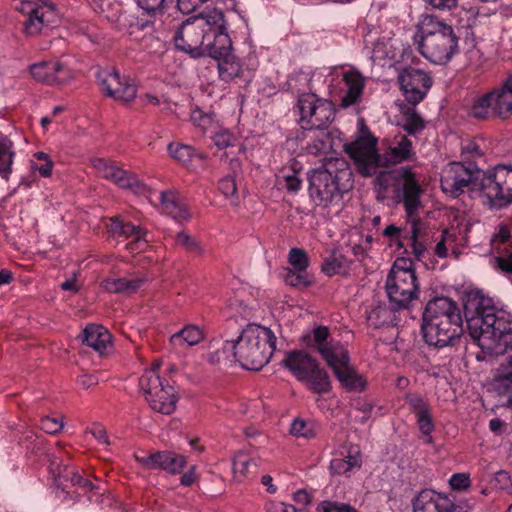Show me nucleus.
Listing matches in <instances>:
<instances>
[{"mask_svg": "<svg viewBox=\"0 0 512 512\" xmlns=\"http://www.w3.org/2000/svg\"><path fill=\"white\" fill-rule=\"evenodd\" d=\"M464 315L470 336L481 350L493 356L512 349V315L495 306L480 290H471L464 301Z\"/></svg>", "mask_w": 512, "mask_h": 512, "instance_id": "1", "label": "nucleus"}, {"mask_svg": "<svg viewBox=\"0 0 512 512\" xmlns=\"http://www.w3.org/2000/svg\"><path fill=\"white\" fill-rule=\"evenodd\" d=\"M227 23L221 9L205 8L199 14L185 20L175 31V48L194 58L208 56L228 45Z\"/></svg>", "mask_w": 512, "mask_h": 512, "instance_id": "2", "label": "nucleus"}, {"mask_svg": "<svg viewBox=\"0 0 512 512\" xmlns=\"http://www.w3.org/2000/svg\"><path fill=\"white\" fill-rule=\"evenodd\" d=\"M421 331L429 346L454 345L463 334V320L457 303L447 297L430 300L423 312Z\"/></svg>", "mask_w": 512, "mask_h": 512, "instance_id": "3", "label": "nucleus"}, {"mask_svg": "<svg viewBox=\"0 0 512 512\" xmlns=\"http://www.w3.org/2000/svg\"><path fill=\"white\" fill-rule=\"evenodd\" d=\"M309 195L315 205H338L352 187V172L343 158L330 157L308 173Z\"/></svg>", "mask_w": 512, "mask_h": 512, "instance_id": "4", "label": "nucleus"}, {"mask_svg": "<svg viewBox=\"0 0 512 512\" xmlns=\"http://www.w3.org/2000/svg\"><path fill=\"white\" fill-rule=\"evenodd\" d=\"M415 41L420 53L434 64L449 62L459 46L452 26L429 14L420 17Z\"/></svg>", "mask_w": 512, "mask_h": 512, "instance_id": "5", "label": "nucleus"}, {"mask_svg": "<svg viewBox=\"0 0 512 512\" xmlns=\"http://www.w3.org/2000/svg\"><path fill=\"white\" fill-rule=\"evenodd\" d=\"M237 362L247 370H260L270 360L276 348V337L267 327L248 324L234 345Z\"/></svg>", "mask_w": 512, "mask_h": 512, "instance_id": "6", "label": "nucleus"}, {"mask_svg": "<svg viewBox=\"0 0 512 512\" xmlns=\"http://www.w3.org/2000/svg\"><path fill=\"white\" fill-rule=\"evenodd\" d=\"M397 180L401 186L402 202L407 215L409 231L404 240L405 246L412 248V253L417 259H420L425 252V245L419 239L422 230V223L419 220V212L422 209L420 201L419 181L410 168L403 167L397 171Z\"/></svg>", "mask_w": 512, "mask_h": 512, "instance_id": "7", "label": "nucleus"}, {"mask_svg": "<svg viewBox=\"0 0 512 512\" xmlns=\"http://www.w3.org/2000/svg\"><path fill=\"white\" fill-rule=\"evenodd\" d=\"M385 289L390 303L408 309L418 299L419 284L411 259L397 258L387 276Z\"/></svg>", "mask_w": 512, "mask_h": 512, "instance_id": "8", "label": "nucleus"}, {"mask_svg": "<svg viewBox=\"0 0 512 512\" xmlns=\"http://www.w3.org/2000/svg\"><path fill=\"white\" fill-rule=\"evenodd\" d=\"M474 187L491 207L503 208L512 203V167L498 165L476 171Z\"/></svg>", "mask_w": 512, "mask_h": 512, "instance_id": "9", "label": "nucleus"}, {"mask_svg": "<svg viewBox=\"0 0 512 512\" xmlns=\"http://www.w3.org/2000/svg\"><path fill=\"white\" fill-rule=\"evenodd\" d=\"M323 72H315L311 77L312 86L324 81L328 83V89L333 95L342 97V105L345 107L356 104L360 101L363 89L365 87V78L362 74L353 68L333 67Z\"/></svg>", "mask_w": 512, "mask_h": 512, "instance_id": "10", "label": "nucleus"}, {"mask_svg": "<svg viewBox=\"0 0 512 512\" xmlns=\"http://www.w3.org/2000/svg\"><path fill=\"white\" fill-rule=\"evenodd\" d=\"M469 114L480 120L490 117L508 118L512 114V74L500 87L477 97Z\"/></svg>", "mask_w": 512, "mask_h": 512, "instance_id": "11", "label": "nucleus"}, {"mask_svg": "<svg viewBox=\"0 0 512 512\" xmlns=\"http://www.w3.org/2000/svg\"><path fill=\"white\" fill-rule=\"evenodd\" d=\"M159 365L147 370L140 378V387L150 407L159 413L169 415L176 409L177 395L173 386L164 384L158 375Z\"/></svg>", "mask_w": 512, "mask_h": 512, "instance_id": "12", "label": "nucleus"}, {"mask_svg": "<svg viewBox=\"0 0 512 512\" xmlns=\"http://www.w3.org/2000/svg\"><path fill=\"white\" fill-rule=\"evenodd\" d=\"M308 345L320 354L333 373L351 363L347 348L339 341L331 338L330 331L326 326L314 328Z\"/></svg>", "mask_w": 512, "mask_h": 512, "instance_id": "13", "label": "nucleus"}, {"mask_svg": "<svg viewBox=\"0 0 512 512\" xmlns=\"http://www.w3.org/2000/svg\"><path fill=\"white\" fill-rule=\"evenodd\" d=\"M298 108L303 129L325 128L334 117L333 104L314 93L302 94L298 99Z\"/></svg>", "mask_w": 512, "mask_h": 512, "instance_id": "14", "label": "nucleus"}, {"mask_svg": "<svg viewBox=\"0 0 512 512\" xmlns=\"http://www.w3.org/2000/svg\"><path fill=\"white\" fill-rule=\"evenodd\" d=\"M477 168L473 163L451 162L441 173V189L450 197L456 198L464 191L477 192L474 187Z\"/></svg>", "mask_w": 512, "mask_h": 512, "instance_id": "15", "label": "nucleus"}, {"mask_svg": "<svg viewBox=\"0 0 512 512\" xmlns=\"http://www.w3.org/2000/svg\"><path fill=\"white\" fill-rule=\"evenodd\" d=\"M377 140L372 135L362 136L346 146V152L351 156L364 176H371L381 166V159L376 150Z\"/></svg>", "mask_w": 512, "mask_h": 512, "instance_id": "16", "label": "nucleus"}, {"mask_svg": "<svg viewBox=\"0 0 512 512\" xmlns=\"http://www.w3.org/2000/svg\"><path fill=\"white\" fill-rule=\"evenodd\" d=\"M398 81L405 99L413 105L419 104L431 88L432 79L424 71L406 68L399 74Z\"/></svg>", "mask_w": 512, "mask_h": 512, "instance_id": "17", "label": "nucleus"}, {"mask_svg": "<svg viewBox=\"0 0 512 512\" xmlns=\"http://www.w3.org/2000/svg\"><path fill=\"white\" fill-rule=\"evenodd\" d=\"M92 166L100 176L114 182L120 188L130 189L138 195L145 194L147 191V187L141 181L119 168L112 161L96 158L92 160Z\"/></svg>", "mask_w": 512, "mask_h": 512, "instance_id": "18", "label": "nucleus"}, {"mask_svg": "<svg viewBox=\"0 0 512 512\" xmlns=\"http://www.w3.org/2000/svg\"><path fill=\"white\" fill-rule=\"evenodd\" d=\"M101 91L118 101L130 102L137 95V88L133 83L122 79L115 70H101L97 73Z\"/></svg>", "mask_w": 512, "mask_h": 512, "instance_id": "19", "label": "nucleus"}, {"mask_svg": "<svg viewBox=\"0 0 512 512\" xmlns=\"http://www.w3.org/2000/svg\"><path fill=\"white\" fill-rule=\"evenodd\" d=\"M107 229L113 236L129 240L126 249L132 253L144 251L148 246L147 230L139 225L125 222L120 216L111 218Z\"/></svg>", "mask_w": 512, "mask_h": 512, "instance_id": "20", "label": "nucleus"}, {"mask_svg": "<svg viewBox=\"0 0 512 512\" xmlns=\"http://www.w3.org/2000/svg\"><path fill=\"white\" fill-rule=\"evenodd\" d=\"M413 512H469L462 505L455 504L446 494L432 489H423L412 502Z\"/></svg>", "mask_w": 512, "mask_h": 512, "instance_id": "21", "label": "nucleus"}, {"mask_svg": "<svg viewBox=\"0 0 512 512\" xmlns=\"http://www.w3.org/2000/svg\"><path fill=\"white\" fill-rule=\"evenodd\" d=\"M491 249L494 254V266L506 273H512V243L510 231L506 225L500 224L491 238Z\"/></svg>", "mask_w": 512, "mask_h": 512, "instance_id": "22", "label": "nucleus"}, {"mask_svg": "<svg viewBox=\"0 0 512 512\" xmlns=\"http://www.w3.org/2000/svg\"><path fill=\"white\" fill-rule=\"evenodd\" d=\"M29 71L33 79L50 85L63 83L71 77L70 69L55 59L34 63Z\"/></svg>", "mask_w": 512, "mask_h": 512, "instance_id": "23", "label": "nucleus"}, {"mask_svg": "<svg viewBox=\"0 0 512 512\" xmlns=\"http://www.w3.org/2000/svg\"><path fill=\"white\" fill-rule=\"evenodd\" d=\"M136 461L147 469H162L171 474H178L186 464L184 456L171 451H157L149 455H136Z\"/></svg>", "mask_w": 512, "mask_h": 512, "instance_id": "24", "label": "nucleus"}, {"mask_svg": "<svg viewBox=\"0 0 512 512\" xmlns=\"http://www.w3.org/2000/svg\"><path fill=\"white\" fill-rule=\"evenodd\" d=\"M405 401L415 414L420 432L427 437L426 442L432 443L431 433L434 431L435 425L432 419L430 405L421 395L414 393L406 394Z\"/></svg>", "mask_w": 512, "mask_h": 512, "instance_id": "25", "label": "nucleus"}, {"mask_svg": "<svg viewBox=\"0 0 512 512\" xmlns=\"http://www.w3.org/2000/svg\"><path fill=\"white\" fill-rule=\"evenodd\" d=\"M362 465V455L357 445L344 446L339 457H335L330 462V469L334 474L349 475L358 470Z\"/></svg>", "mask_w": 512, "mask_h": 512, "instance_id": "26", "label": "nucleus"}, {"mask_svg": "<svg viewBox=\"0 0 512 512\" xmlns=\"http://www.w3.org/2000/svg\"><path fill=\"white\" fill-rule=\"evenodd\" d=\"M231 48L232 42L228 35V45L225 46V49H220L216 44L214 49L216 53H210L208 55L218 61L219 75L225 81H230L233 78L238 77L241 72V65L235 55L232 54Z\"/></svg>", "mask_w": 512, "mask_h": 512, "instance_id": "27", "label": "nucleus"}, {"mask_svg": "<svg viewBox=\"0 0 512 512\" xmlns=\"http://www.w3.org/2000/svg\"><path fill=\"white\" fill-rule=\"evenodd\" d=\"M415 152L412 142L404 134H397L390 140L384 164H398L413 159Z\"/></svg>", "mask_w": 512, "mask_h": 512, "instance_id": "28", "label": "nucleus"}, {"mask_svg": "<svg viewBox=\"0 0 512 512\" xmlns=\"http://www.w3.org/2000/svg\"><path fill=\"white\" fill-rule=\"evenodd\" d=\"M283 363L299 381H304L308 373L318 364L317 361L306 352L298 350L287 353Z\"/></svg>", "mask_w": 512, "mask_h": 512, "instance_id": "29", "label": "nucleus"}, {"mask_svg": "<svg viewBox=\"0 0 512 512\" xmlns=\"http://www.w3.org/2000/svg\"><path fill=\"white\" fill-rule=\"evenodd\" d=\"M81 338L87 346L94 349L100 355L107 353L112 346L109 331L101 325L90 324L86 326Z\"/></svg>", "mask_w": 512, "mask_h": 512, "instance_id": "30", "label": "nucleus"}, {"mask_svg": "<svg viewBox=\"0 0 512 512\" xmlns=\"http://www.w3.org/2000/svg\"><path fill=\"white\" fill-rule=\"evenodd\" d=\"M334 375L347 391L361 392L366 388V379L356 371L351 363L334 373Z\"/></svg>", "mask_w": 512, "mask_h": 512, "instance_id": "31", "label": "nucleus"}, {"mask_svg": "<svg viewBox=\"0 0 512 512\" xmlns=\"http://www.w3.org/2000/svg\"><path fill=\"white\" fill-rule=\"evenodd\" d=\"M146 282L145 277L108 278L102 282V287L110 293L132 294Z\"/></svg>", "mask_w": 512, "mask_h": 512, "instance_id": "32", "label": "nucleus"}, {"mask_svg": "<svg viewBox=\"0 0 512 512\" xmlns=\"http://www.w3.org/2000/svg\"><path fill=\"white\" fill-rule=\"evenodd\" d=\"M204 337L203 331L196 325H187L170 337V344L174 348H184L197 345Z\"/></svg>", "mask_w": 512, "mask_h": 512, "instance_id": "33", "label": "nucleus"}, {"mask_svg": "<svg viewBox=\"0 0 512 512\" xmlns=\"http://www.w3.org/2000/svg\"><path fill=\"white\" fill-rule=\"evenodd\" d=\"M301 166L293 162L289 166L283 167L277 174V182L286 188L289 192H297L302 186L300 177Z\"/></svg>", "mask_w": 512, "mask_h": 512, "instance_id": "34", "label": "nucleus"}, {"mask_svg": "<svg viewBox=\"0 0 512 512\" xmlns=\"http://www.w3.org/2000/svg\"><path fill=\"white\" fill-rule=\"evenodd\" d=\"M393 306L388 307L386 304H378L367 312V321L370 326L380 328L385 325L395 324L396 313Z\"/></svg>", "mask_w": 512, "mask_h": 512, "instance_id": "35", "label": "nucleus"}, {"mask_svg": "<svg viewBox=\"0 0 512 512\" xmlns=\"http://www.w3.org/2000/svg\"><path fill=\"white\" fill-rule=\"evenodd\" d=\"M170 156L185 166H192L196 160H202L204 156L195 151V149L182 143H170L168 145Z\"/></svg>", "mask_w": 512, "mask_h": 512, "instance_id": "36", "label": "nucleus"}, {"mask_svg": "<svg viewBox=\"0 0 512 512\" xmlns=\"http://www.w3.org/2000/svg\"><path fill=\"white\" fill-rule=\"evenodd\" d=\"M316 393H326L331 387L330 378L327 372L320 368L319 364L308 373L307 378L303 381Z\"/></svg>", "mask_w": 512, "mask_h": 512, "instance_id": "37", "label": "nucleus"}, {"mask_svg": "<svg viewBox=\"0 0 512 512\" xmlns=\"http://www.w3.org/2000/svg\"><path fill=\"white\" fill-rule=\"evenodd\" d=\"M191 122L204 132L214 131L219 128V122L214 113H206L196 107L191 111Z\"/></svg>", "mask_w": 512, "mask_h": 512, "instance_id": "38", "label": "nucleus"}, {"mask_svg": "<svg viewBox=\"0 0 512 512\" xmlns=\"http://www.w3.org/2000/svg\"><path fill=\"white\" fill-rule=\"evenodd\" d=\"M14 152L12 142L0 133V175L7 177L11 172Z\"/></svg>", "mask_w": 512, "mask_h": 512, "instance_id": "39", "label": "nucleus"}, {"mask_svg": "<svg viewBox=\"0 0 512 512\" xmlns=\"http://www.w3.org/2000/svg\"><path fill=\"white\" fill-rule=\"evenodd\" d=\"M318 130L319 132L306 148L310 154H326L333 148V139L331 138L330 133L325 131L324 128Z\"/></svg>", "mask_w": 512, "mask_h": 512, "instance_id": "40", "label": "nucleus"}, {"mask_svg": "<svg viewBox=\"0 0 512 512\" xmlns=\"http://www.w3.org/2000/svg\"><path fill=\"white\" fill-rule=\"evenodd\" d=\"M253 466H255V464L248 454L238 452L234 456L232 464L234 478L239 482L243 481L249 475Z\"/></svg>", "mask_w": 512, "mask_h": 512, "instance_id": "41", "label": "nucleus"}, {"mask_svg": "<svg viewBox=\"0 0 512 512\" xmlns=\"http://www.w3.org/2000/svg\"><path fill=\"white\" fill-rule=\"evenodd\" d=\"M235 341H225L221 348H216L210 352V361L217 364H229L237 362V357L234 348H228L234 345Z\"/></svg>", "mask_w": 512, "mask_h": 512, "instance_id": "42", "label": "nucleus"}, {"mask_svg": "<svg viewBox=\"0 0 512 512\" xmlns=\"http://www.w3.org/2000/svg\"><path fill=\"white\" fill-rule=\"evenodd\" d=\"M442 238L455 255L458 254V249L466 244V236L457 227L446 229L442 234Z\"/></svg>", "mask_w": 512, "mask_h": 512, "instance_id": "43", "label": "nucleus"}, {"mask_svg": "<svg viewBox=\"0 0 512 512\" xmlns=\"http://www.w3.org/2000/svg\"><path fill=\"white\" fill-rule=\"evenodd\" d=\"M402 127L409 135H415L425 128V123L414 110H408L404 114Z\"/></svg>", "mask_w": 512, "mask_h": 512, "instance_id": "44", "label": "nucleus"}, {"mask_svg": "<svg viewBox=\"0 0 512 512\" xmlns=\"http://www.w3.org/2000/svg\"><path fill=\"white\" fill-rule=\"evenodd\" d=\"M219 190L230 201V204L237 206L239 204V197L237 194L236 180L232 176L223 177L219 181Z\"/></svg>", "mask_w": 512, "mask_h": 512, "instance_id": "45", "label": "nucleus"}, {"mask_svg": "<svg viewBox=\"0 0 512 512\" xmlns=\"http://www.w3.org/2000/svg\"><path fill=\"white\" fill-rule=\"evenodd\" d=\"M290 433L295 437L306 439L313 438L316 435L314 424L303 419H294L290 426Z\"/></svg>", "mask_w": 512, "mask_h": 512, "instance_id": "46", "label": "nucleus"}, {"mask_svg": "<svg viewBox=\"0 0 512 512\" xmlns=\"http://www.w3.org/2000/svg\"><path fill=\"white\" fill-rule=\"evenodd\" d=\"M226 308L228 310V316L231 318L248 319L252 316V309L239 299L229 300Z\"/></svg>", "mask_w": 512, "mask_h": 512, "instance_id": "47", "label": "nucleus"}, {"mask_svg": "<svg viewBox=\"0 0 512 512\" xmlns=\"http://www.w3.org/2000/svg\"><path fill=\"white\" fill-rule=\"evenodd\" d=\"M284 280L288 285L295 287H307L311 280L306 271L287 269L284 274Z\"/></svg>", "mask_w": 512, "mask_h": 512, "instance_id": "48", "label": "nucleus"}, {"mask_svg": "<svg viewBox=\"0 0 512 512\" xmlns=\"http://www.w3.org/2000/svg\"><path fill=\"white\" fill-rule=\"evenodd\" d=\"M289 263L295 270L306 271L309 260L306 252L299 248H292L289 252Z\"/></svg>", "mask_w": 512, "mask_h": 512, "instance_id": "49", "label": "nucleus"}, {"mask_svg": "<svg viewBox=\"0 0 512 512\" xmlns=\"http://www.w3.org/2000/svg\"><path fill=\"white\" fill-rule=\"evenodd\" d=\"M212 133V140L214 144L220 149L232 146L233 142L235 141L233 134L229 130L223 129L220 126L218 129L212 131Z\"/></svg>", "mask_w": 512, "mask_h": 512, "instance_id": "50", "label": "nucleus"}, {"mask_svg": "<svg viewBox=\"0 0 512 512\" xmlns=\"http://www.w3.org/2000/svg\"><path fill=\"white\" fill-rule=\"evenodd\" d=\"M176 243L189 252L200 254L202 252L201 245L190 235L180 232L176 236Z\"/></svg>", "mask_w": 512, "mask_h": 512, "instance_id": "51", "label": "nucleus"}, {"mask_svg": "<svg viewBox=\"0 0 512 512\" xmlns=\"http://www.w3.org/2000/svg\"><path fill=\"white\" fill-rule=\"evenodd\" d=\"M449 485L452 490L465 491L471 485L470 476L466 473H455L450 477Z\"/></svg>", "mask_w": 512, "mask_h": 512, "instance_id": "52", "label": "nucleus"}, {"mask_svg": "<svg viewBox=\"0 0 512 512\" xmlns=\"http://www.w3.org/2000/svg\"><path fill=\"white\" fill-rule=\"evenodd\" d=\"M64 426L63 420L57 417L46 416L41 419L40 427L49 434H55L62 430Z\"/></svg>", "mask_w": 512, "mask_h": 512, "instance_id": "53", "label": "nucleus"}, {"mask_svg": "<svg viewBox=\"0 0 512 512\" xmlns=\"http://www.w3.org/2000/svg\"><path fill=\"white\" fill-rule=\"evenodd\" d=\"M180 198L172 191H164L160 194V201L162 210L167 215H170L171 211L174 210Z\"/></svg>", "mask_w": 512, "mask_h": 512, "instance_id": "54", "label": "nucleus"}, {"mask_svg": "<svg viewBox=\"0 0 512 512\" xmlns=\"http://www.w3.org/2000/svg\"><path fill=\"white\" fill-rule=\"evenodd\" d=\"M318 512H357L352 507L336 502L324 501L317 507Z\"/></svg>", "mask_w": 512, "mask_h": 512, "instance_id": "55", "label": "nucleus"}, {"mask_svg": "<svg viewBox=\"0 0 512 512\" xmlns=\"http://www.w3.org/2000/svg\"><path fill=\"white\" fill-rule=\"evenodd\" d=\"M407 231L408 230H405V232H404V231H402V229H400L399 227H397L395 225H389L384 229L383 235L388 238L398 241L399 246L404 247L405 246L404 240L407 237Z\"/></svg>", "mask_w": 512, "mask_h": 512, "instance_id": "56", "label": "nucleus"}, {"mask_svg": "<svg viewBox=\"0 0 512 512\" xmlns=\"http://www.w3.org/2000/svg\"><path fill=\"white\" fill-rule=\"evenodd\" d=\"M170 217L178 222H184L189 220L191 214L186 206V204L180 199L175 206L174 210L171 211Z\"/></svg>", "mask_w": 512, "mask_h": 512, "instance_id": "57", "label": "nucleus"}, {"mask_svg": "<svg viewBox=\"0 0 512 512\" xmlns=\"http://www.w3.org/2000/svg\"><path fill=\"white\" fill-rule=\"evenodd\" d=\"M266 512H298L297 509L283 502L270 501L265 505Z\"/></svg>", "mask_w": 512, "mask_h": 512, "instance_id": "58", "label": "nucleus"}, {"mask_svg": "<svg viewBox=\"0 0 512 512\" xmlns=\"http://www.w3.org/2000/svg\"><path fill=\"white\" fill-rule=\"evenodd\" d=\"M91 434L93 435V437L101 444L103 445H110V440H109V437L107 435V431L106 429L100 425V424H95L91 430H90Z\"/></svg>", "mask_w": 512, "mask_h": 512, "instance_id": "59", "label": "nucleus"}, {"mask_svg": "<svg viewBox=\"0 0 512 512\" xmlns=\"http://www.w3.org/2000/svg\"><path fill=\"white\" fill-rule=\"evenodd\" d=\"M426 3L431 5L433 8L440 10H450L457 5V0H424Z\"/></svg>", "mask_w": 512, "mask_h": 512, "instance_id": "60", "label": "nucleus"}, {"mask_svg": "<svg viewBox=\"0 0 512 512\" xmlns=\"http://www.w3.org/2000/svg\"><path fill=\"white\" fill-rule=\"evenodd\" d=\"M293 500L301 505H308L311 502V495L304 489L297 490L293 494Z\"/></svg>", "mask_w": 512, "mask_h": 512, "instance_id": "61", "label": "nucleus"}, {"mask_svg": "<svg viewBox=\"0 0 512 512\" xmlns=\"http://www.w3.org/2000/svg\"><path fill=\"white\" fill-rule=\"evenodd\" d=\"M32 169L34 171H38L39 174L43 177H49L52 173L53 163L52 161H46L44 164L38 166L35 163H32Z\"/></svg>", "mask_w": 512, "mask_h": 512, "instance_id": "62", "label": "nucleus"}, {"mask_svg": "<svg viewBox=\"0 0 512 512\" xmlns=\"http://www.w3.org/2000/svg\"><path fill=\"white\" fill-rule=\"evenodd\" d=\"M197 479L195 467H191L186 473L180 478V483L183 486H191Z\"/></svg>", "mask_w": 512, "mask_h": 512, "instance_id": "63", "label": "nucleus"}, {"mask_svg": "<svg viewBox=\"0 0 512 512\" xmlns=\"http://www.w3.org/2000/svg\"><path fill=\"white\" fill-rule=\"evenodd\" d=\"M355 407L357 410L363 413V420H366L370 416L373 408L372 404L366 400H358L355 404Z\"/></svg>", "mask_w": 512, "mask_h": 512, "instance_id": "64", "label": "nucleus"}]
</instances>
